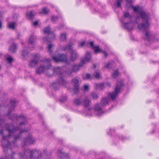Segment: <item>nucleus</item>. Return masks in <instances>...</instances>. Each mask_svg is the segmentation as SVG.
I'll return each instance as SVG.
<instances>
[{
    "label": "nucleus",
    "instance_id": "nucleus-48",
    "mask_svg": "<svg viewBox=\"0 0 159 159\" xmlns=\"http://www.w3.org/2000/svg\"><path fill=\"white\" fill-rule=\"evenodd\" d=\"M121 139L122 140H125V138L123 136H121Z\"/></svg>",
    "mask_w": 159,
    "mask_h": 159
},
{
    "label": "nucleus",
    "instance_id": "nucleus-26",
    "mask_svg": "<svg viewBox=\"0 0 159 159\" xmlns=\"http://www.w3.org/2000/svg\"><path fill=\"white\" fill-rule=\"evenodd\" d=\"M6 60L11 65V63L13 61L14 59L11 56H9L6 58Z\"/></svg>",
    "mask_w": 159,
    "mask_h": 159
},
{
    "label": "nucleus",
    "instance_id": "nucleus-25",
    "mask_svg": "<svg viewBox=\"0 0 159 159\" xmlns=\"http://www.w3.org/2000/svg\"><path fill=\"white\" fill-rule=\"evenodd\" d=\"M82 77L84 80H91V75L89 73L83 75Z\"/></svg>",
    "mask_w": 159,
    "mask_h": 159
},
{
    "label": "nucleus",
    "instance_id": "nucleus-30",
    "mask_svg": "<svg viewBox=\"0 0 159 159\" xmlns=\"http://www.w3.org/2000/svg\"><path fill=\"white\" fill-rule=\"evenodd\" d=\"M16 23L15 22L9 23L8 24L9 27L11 29H14L15 27Z\"/></svg>",
    "mask_w": 159,
    "mask_h": 159
},
{
    "label": "nucleus",
    "instance_id": "nucleus-14",
    "mask_svg": "<svg viewBox=\"0 0 159 159\" xmlns=\"http://www.w3.org/2000/svg\"><path fill=\"white\" fill-rule=\"evenodd\" d=\"M71 83L73 85V90L74 93H77L79 92V87L78 79L75 78L71 81Z\"/></svg>",
    "mask_w": 159,
    "mask_h": 159
},
{
    "label": "nucleus",
    "instance_id": "nucleus-11",
    "mask_svg": "<svg viewBox=\"0 0 159 159\" xmlns=\"http://www.w3.org/2000/svg\"><path fill=\"white\" fill-rule=\"evenodd\" d=\"M35 139L31 134H29L27 138L24 139L22 141L21 144L24 147L29 144H32L35 142Z\"/></svg>",
    "mask_w": 159,
    "mask_h": 159
},
{
    "label": "nucleus",
    "instance_id": "nucleus-51",
    "mask_svg": "<svg viewBox=\"0 0 159 159\" xmlns=\"http://www.w3.org/2000/svg\"><path fill=\"white\" fill-rule=\"evenodd\" d=\"M93 66L95 68L96 67V65L95 64L93 65Z\"/></svg>",
    "mask_w": 159,
    "mask_h": 159
},
{
    "label": "nucleus",
    "instance_id": "nucleus-10",
    "mask_svg": "<svg viewBox=\"0 0 159 159\" xmlns=\"http://www.w3.org/2000/svg\"><path fill=\"white\" fill-rule=\"evenodd\" d=\"M62 50L64 51H70L71 54L70 61H71L73 62L76 59L77 57V54L75 51L72 49L71 45L66 46L65 48H62Z\"/></svg>",
    "mask_w": 159,
    "mask_h": 159
},
{
    "label": "nucleus",
    "instance_id": "nucleus-36",
    "mask_svg": "<svg viewBox=\"0 0 159 159\" xmlns=\"http://www.w3.org/2000/svg\"><path fill=\"white\" fill-rule=\"evenodd\" d=\"M93 98L94 99H96L98 98V95L95 93H92L91 94Z\"/></svg>",
    "mask_w": 159,
    "mask_h": 159
},
{
    "label": "nucleus",
    "instance_id": "nucleus-12",
    "mask_svg": "<svg viewBox=\"0 0 159 159\" xmlns=\"http://www.w3.org/2000/svg\"><path fill=\"white\" fill-rule=\"evenodd\" d=\"M94 114L98 116L102 115L104 113L102 109L98 103L95 104L94 107Z\"/></svg>",
    "mask_w": 159,
    "mask_h": 159
},
{
    "label": "nucleus",
    "instance_id": "nucleus-37",
    "mask_svg": "<svg viewBox=\"0 0 159 159\" xmlns=\"http://www.w3.org/2000/svg\"><path fill=\"white\" fill-rule=\"evenodd\" d=\"M19 156L20 157L22 158H25V159H29V158L26 156V155L24 153V155H22L20 153L19 154Z\"/></svg>",
    "mask_w": 159,
    "mask_h": 159
},
{
    "label": "nucleus",
    "instance_id": "nucleus-5",
    "mask_svg": "<svg viewBox=\"0 0 159 159\" xmlns=\"http://www.w3.org/2000/svg\"><path fill=\"white\" fill-rule=\"evenodd\" d=\"M123 82L122 80H120L119 81L116 85L114 92L108 93V97H110L112 100H113L116 98L118 94L120 91L122 87L124 86V84L122 83Z\"/></svg>",
    "mask_w": 159,
    "mask_h": 159
},
{
    "label": "nucleus",
    "instance_id": "nucleus-16",
    "mask_svg": "<svg viewBox=\"0 0 159 159\" xmlns=\"http://www.w3.org/2000/svg\"><path fill=\"white\" fill-rule=\"evenodd\" d=\"M90 46L94 50V52L97 54L98 52H101L103 53V54L105 57L107 56V53L104 51H102L100 49L98 46H94L93 45L94 43L93 42H90L89 43Z\"/></svg>",
    "mask_w": 159,
    "mask_h": 159
},
{
    "label": "nucleus",
    "instance_id": "nucleus-35",
    "mask_svg": "<svg viewBox=\"0 0 159 159\" xmlns=\"http://www.w3.org/2000/svg\"><path fill=\"white\" fill-rule=\"evenodd\" d=\"M58 19L57 17L55 16H52L51 18L52 21L53 23H55Z\"/></svg>",
    "mask_w": 159,
    "mask_h": 159
},
{
    "label": "nucleus",
    "instance_id": "nucleus-18",
    "mask_svg": "<svg viewBox=\"0 0 159 159\" xmlns=\"http://www.w3.org/2000/svg\"><path fill=\"white\" fill-rule=\"evenodd\" d=\"M36 38L35 36L34 35H31L29 38L28 40V43L30 45L33 46L34 44Z\"/></svg>",
    "mask_w": 159,
    "mask_h": 159
},
{
    "label": "nucleus",
    "instance_id": "nucleus-42",
    "mask_svg": "<svg viewBox=\"0 0 159 159\" xmlns=\"http://www.w3.org/2000/svg\"><path fill=\"white\" fill-rule=\"evenodd\" d=\"M4 122V120L3 119H2L1 118V116H0V123L1 124V125H2V124L1 123H3Z\"/></svg>",
    "mask_w": 159,
    "mask_h": 159
},
{
    "label": "nucleus",
    "instance_id": "nucleus-31",
    "mask_svg": "<svg viewBox=\"0 0 159 159\" xmlns=\"http://www.w3.org/2000/svg\"><path fill=\"white\" fill-rule=\"evenodd\" d=\"M114 64V63L113 62L112 63H111L110 62H108L106 65H105L104 67L106 68H109L110 67H111L112 65Z\"/></svg>",
    "mask_w": 159,
    "mask_h": 159
},
{
    "label": "nucleus",
    "instance_id": "nucleus-44",
    "mask_svg": "<svg viewBox=\"0 0 159 159\" xmlns=\"http://www.w3.org/2000/svg\"><path fill=\"white\" fill-rule=\"evenodd\" d=\"M110 130L111 131L110 132H107V134H111L112 133H113V132L114 131V130H111V129H110Z\"/></svg>",
    "mask_w": 159,
    "mask_h": 159
},
{
    "label": "nucleus",
    "instance_id": "nucleus-4",
    "mask_svg": "<svg viewBox=\"0 0 159 159\" xmlns=\"http://www.w3.org/2000/svg\"><path fill=\"white\" fill-rule=\"evenodd\" d=\"M24 153L29 159H40L41 157V152L36 150L32 151L27 149L24 151Z\"/></svg>",
    "mask_w": 159,
    "mask_h": 159
},
{
    "label": "nucleus",
    "instance_id": "nucleus-52",
    "mask_svg": "<svg viewBox=\"0 0 159 159\" xmlns=\"http://www.w3.org/2000/svg\"><path fill=\"white\" fill-rule=\"evenodd\" d=\"M2 55V54L1 53H0V57Z\"/></svg>",
    "mask_w": 159,
    "mask_h": 159
},
{
    "label": "nucleus",
    "instance_id": "nucleus-3",
    "mask_svg": "<svg viewBox=\"0 0 159 159\" xmlns=\"http://www.w3.org/2000/svg\"><path fill=\"white\" fill-rule=\"evenodd\" d=\"M11 112L10 111H9L8 112L7 115L11 118V120H14L15 119L18 121L21 122L20 123V126H23L25 127L28 126L27 119L23 115L18 116L16 114H13L11 116Z\"/></svg>",
    "mask_w": 159,
    "mask_h": 159
},
{
    "label": "nucleus",
    "instance_id": "nucleus-41",
    "mask_svg": "<svg viewBox=\"0 0 159 159\" xmlns=\"http://www.w3.org/2000/svg\"><path fill=\"white\" fill-rule=\"evenodd\" d=\"M86 43H86L84 41H82L80 43L79 46L80 47L83 46Z\"/></svg>",
    "mask_w": 159,
    "mask_h": 159
},
{
    "label": "nucleus",
    "instance_id": "nucleus-2",
    "mask_svg": "<svg viewBox=\"0 0 159 159\" xmlns=\"http://www.w3.org/2000/svg\"><path fill=\"white\" fill-rule=\"evenodd\" d=\"M6 130L8 133L7 136H2V146L3 147L4 151L5 149H11L12 147L15 145V141L19 139L22 133L26 132L29 130H22L15 126L12 124H5Z\"/></svg>",
    "mask_w": 159,
    "mask_h": 159
},
{
    "label": "nucleus",
    "instance_id": "nucleus-6",
    "mask_svg": "<svg viewBox=\"0 0 159 159\" xmlns=\"http://www.w3.org/2000/svg\"><path fill=\"white\" fill-rule=\"evenodd\" d=\"M91 58V55L90 52H87L85 55L84 59L85 61L82 60L80 63L78 65H75L73 66L72 70L73 71L76 72L78 71L80 68L83 66L84 64L86 63V61H89Z\"/></svg>",
    "mask_w": 159,
    "mask_h": 159
},
{
    "label": "nucleus",
    "instance_id": "nucleus-39",
    "mask_svg": "<svg viewBox=\"0 0 159 159\" xmlns=\"http://www.w3.org/2000/svg\"><path fill=\"white\" fill-rule=\"evenodd\" d=\"M89 89V85L88 84H85L84 86V89L85 91H87Z\"/></svg>",
    "mask_w": 159,
    "mask_h": 159
},
{
    "label": "nucleus",
    "instance_id": "nucleus-38",
    "mask_svg": "<svg viewBox=\"0 0 159 159\" xmlns=\"http://www.w3.org/2000/svg\"><path fill=\"white\" fill-rule=\"evenodd\" d=\"M52 47H53V45L52 44H50L48 45V51L49 52H51V49L52 48Z\"/></svg>",
    "mask_w": 159,
    "mask_h": 159
},
{
    "label": "nucleus",
    "instance_id": "nucleus-15",
    "mask_svg": "<svg viewBox=\"0 0 159 159\" xmlns=\"http://www.w3.org/2000/svg\"><path fill=\"white\" fill-rule=\"evenodd\" d=\"M97 4L96 3H95V6H94L93 8L91 7V5H90V3L89 2H87V5L88 7H90V8L92 9V11H93V13H99V11H98L99 9H101L102 10L103 9V7L100 4H98L97 6H96V5Z\"/></svg>",
    "mask_w": 159,
    "mask_h": 159
},
{
    "label": "nucleus",
    "instance_id": "nucleus-29",
    "mask_svg": "<svg viewBox=\"0 0 159 159\" xmlns=\"http://www.w3.org/2000/svg\"><path fill=\"white\" fill-rule=\"evenodd\" d=\"M21 54L24 58H25L28 56V53L26 50H23L22 51Z\"/></svg>",
    "mask_w": 159,
    "mask_h": 159
},
{
    "label": "nucleus",
    "instance_id": "nucleus-8",
    "mask_svg": "<svg viewBox=\"0 0 159 159\" xmlns=\"http://www.w3.org/2000/svg\"><path fill=\"white\" fill-rule=\"evenodd\" d=\"M52 59L56 62H63L66 64L69 63L67 56L63 54H58L54 55Z\"/></svg>",
    "mask_w": 159,
    "mask_h": 159
},
{
    "label": "nucleus",
    "instance_id": "nucleus-45",
    "mask_svg": "<svg viewBox=\"0 0 159 159\" xmlns=\"http://www.w3.org/2000/svg\"><path fill=\"white\" fill-rule=\"evenodd\" d=\"M0 159H8V157H2Z\"/></svg>",
    "mask_w": 159,
    "mask_h": 159
},
{
    "label": "nucleus",
    "instance_id": "nucleus-13",
    "mask_svg": "<svg viewBox=\"0 0 159 159\" xmlns=\"http://www.w3.org/2000/svg\"><path fill=\"white\" fill-rule=\"evenodd\" d=\"M34 59L30 61L29 66L32 67L35 66L39 61L40 59V55L36 54H35L33 57Z\"/></svg>",
    "mask_w": 159,
    "mask_h": 159
},
{
    "label": "nucleus",
    "instance_id": "nucleus-34",
    "mask_svg": "<svg viewBox=\"0 0 159 159\" xmlns=\"http://www.w3.org/2000/svg\"><path fill=\"white\" fill-rule=\"evenodd\" d=\"M16 102L14 101H11L10 102V105L11 106L12 109H14L16 106Z\"/></svg>",
    "mask_w": 159,
    "mask_h": 159
},
{
    "label": "nucleus",
    "instance_id": "nucleus-19",
    "mask_svg": "<svg viewBox=\"0 0 159 159\" xmlns=\"http://www.w3.org/2000/svg\"><path fill=\"white\" fill-rule=\"evenodd\" d=\"M94 87L96 89L102 90L105 88L104 83H95L94 84Z\"/></svg>",
    "mask_w": 159,
    "mask_h": 159
},
{
    "label": "nucleus",
    "instance_id": "nucleus-1",
    "mask_svg": "<svg viewBox=\"0 0 159 159\" xmlns=\"http://www.w3.org/2000/svg\"><path fill=\"white\" fill-rule=\"evenodd\" d=\"M51 60L49 58L44 60L43 61V66L41 65L39 68L37 69L36 73L40 74L46 71V75L50 77L52 76L54 74L58 75L60 78L58 80L57 82L52 84L51 87L55 90H56L59 89L61 85L64 87H66L67 83L62 77L61 74L62 73L63 74L62 71V67H56L52 69L50 63Z\"/></svg>",
    "mask_w": 159,
    "mask_h": 159
},
{
    "label": "nucleus",
    "instance_id": "nucleus-21",
    "mask_svg": "<svg viewBox=\"0 0 159 159\" xmlns=\"http://www.w3.org/2000/svg\"><path fill=\"white\" fill-rule=\"evenodd\" d=\"M83 99L81 98H76L74 100L73 103L76 106L82 104Z\"/></svg>",
    "mask_w": 159,
    "mask_h": 159
},
{
    "label": "nucleus",
    "instance_id": "nucleus-33",
    "mask_svg": "<svg viewBox=\"0 0 159 159\" xmlns=\"http://www.w3.org/2000/svg\"><path fill=\"white\" fill-rule=\"evenodd\" d=\"M93 76L97 79H99L101 77L100 73L98 72H95L93 74Z\"/></svg>",
    "mask_w": 159,
    "mask_h": 159
},
{
    "label": "nucleus",
    "instance_id": "nucleus-24",
    "mask_svg": "<svg viewBox=\"0 0 159 159\" xmlns=\"http://www.w3.org/2000/svg\"><path fill=\"white\" fill-rule=\"evenodd\" d=\"M9 50L12 52H15L17 49L16 45L14 44H13L9 48Z\"/></svg>",
    "mask_w": 159,
    "mask_h": 159
},
{
    "label": "nucleus",
    "instance_id": "nucleus-46",
    "mask_svg": "<svg viewBox=\"0 0 159 159\" xmlns=\"http://www.w3.org/2000/svg\"><path fill=\"white\" fill-rule=\"evenodd\" d=\"M106 84L108 86H110L111 85V84L110 82H107Z\"/></svg>",
    "mask_w": 159,
    "mask_h": 159
},
{
    "label": "nucleus",
    "instance_id": "nucleus-43",
    "mask_svg": "<svg viewBox=\"0 0 159 159\" xmlns=\"http://www.w3.org/2000/svg\"><path fill=\"white\" fill-rule=\"evenodd\" d=\"M38 21L36 20L33 23V25L34 26H36L38 25Z\"/></svg>",
    "mask_w": 159,
    "mask_h": 159
},
{
    "label": "nucleus",
    "instance_id": "nucleus-20",
    "mask_svg": "<svg viewBox=\"0 0 159 159\" xmlns=\"http://www.w3.org/2000/svg\"><path fill=\"white\" fill-rule=\"evenodd\" d=\"M109 100L110 99L107 97L102 98L100 102V104L102 106L104 107L108 105Z\"/></svg>",
    "mask_w": 159,
    "mask_h": 159
},
{
    "label": "nucleus",
    "instance_id": "nucleus-17",
    "mask_svg": "<svg viewBox=\"0 0 159 159\" xmlns=\"http://www.w3.org/2000/svg\"><path fill=\"white\" fill-rule=\"evenodd\" d=\"M57 155L61 158L66 157L67 159H68L69 157L68 155L67 154L62 152L61 150L58 151Z\"/></svg>",
    "mask_w": 159,
    "mask_h": 159
},
{
    "label": "nucleus",
    "instance_id": "nucleus-22",
    "mask_svg": "<svg viewBox=\"0 0 159 159\" xmlns=\"http://www.w3.org/2000/svg\"><path fill=\"white\" fill-rule=\"evenodd\" d=\"M26 15L27 17L30 19H32L34 15L33 11H31L29 12H27Z\"/></svg>",
    "mask_w": 159,
    "mask_h": 159
},
{
    "label": "nucleus",
    "instance_id": "nucleus-40",
    "mask_svg": "<svg viewBox=\"0 0 159 159\" xmlns=\"http://www.w3.org/2000/svg\"><path fill=\"white\" fill-rule=\"evenodd\" d=\"M67 99V98L66 96H64L60 99V102H63L65 101Z\"/></svg>",
    "mask_w": 159,
    "mask_h": 159
},
{
    "label": "nucleus",
    "instance_id": "nucleus-49",
    "mask_svg": "<svg viewBox=\"0 0 159 159\" xmlns=\"http://www.w3.org/2000/svg\"><path fill=\"white\" fill-rule=\"evenodd\" d=\"M47 149H44V154H46V152H47Z\"/></svg>",
    "mask_w": 159,
    "mask_h": 159
},
{
    "label": "nucleus",
    "instance_id": "nucleus-53",
    "mask_svg": "<svg viewBox=\"0 0 159 159\" xmlns=\"http://www.w3.org/2000/svg\"><path fill=\"white\" fill-rule=\"evenodd\" d=\"M62 26H64V25H62Z\"/></svg>",
    "mask_w": 159,
    "mask_h": 159
},
{
    "label": "nucleus",
    "instance_id": "nucleus-23",
    "mask_svg": "<svg viewBox=\"0 0 159 159\" xmlns=\"http://www.w3.org/2000/svg\"><path fill=\"white\" fill-rule=\"evenodd\" d=\"M124 18H128L131 20L133 16L130 15L129 13L128 12H125L123 15Z\"/></svg>",
    "mask_w": 159,
    "mask_h": 159
},
{
    "label": "nucleus",
    "instance_id": "nucleus-27",
    "mask_svg": "<svg viewBox=\"0 0 159 159\" xmlns=\"http://www.w3.org/2000/svg\"><path fill=\"white\" fill-rule=\"evenodd\" d=\"M66 33L61 34L60 36V39L62 41H66Z\"/></svg>",
    "mask_w": 159,
    "mask_h": 159
},
{
    "label": "nucleus",
    "instance_id": "nucleus-9",
    "mask_svg": "<svg viewBox=\"0 0 159 159\" xmlns=\"http://www.w3.org/2000/svg\"><path fill=\"white\" fill-rule=\"evenodd\" d=\"M90 103V100L88 98L83 99L82 104L87 109L85 113L88 116H92L93 115V114L92 113V108L91 107H89Z\"/></svg>",
    "mask_w": 159,
    "mask_h": 159
},
{
    "label": "nucleus",
    "instance_id": "nucleus-7",
    "mask_svg": "<svg viewBox=\"0 0 159 159\" xmlns=\"http://www.w3.org/2000/svg\"><path fill=\"white\" fill-rule=\"evenodd\" d=\"M43 31L44 33L48 35V38L44 37L43 39V43H48L52 41L54 39L55 35L53 32L50 31V28L49 26H47L45 28Z\"/></svg>",
    "mask_w": 159,
    "mask_h": 159
},
{
    "label": "nucleus",
    "instance_id": "nucleus-50",
    "mask_svg": "<svg viewBox=\"0 0 159 159\" xmlns=\"http://www.w3.org/2000/svg\"><path fill=\"white\" fill-rule=\"evenodd\" d=\"M2 27V23L0 21V29H1Z\"/></svg>",
    "mask_w": 159,
    "mask_h": 159
},
{
    "label": "nucleus",
    "instance_id": "nucleus-32",
    "mask_svg": "<svg viewBox=\"0 0 159 159\" xmlns=\"http://www.w3.org/2000/svg\"><path fill=\"white\" fill-rule=\"evenodd\" d=\"M49 11V10L46 8H44L42 9V11L40 13H43L44 14H47Z\"/></svg>",
    "mask_w": 159,
    "mask_h": 159
},
{
    "label": "nucleus",
    "instance_id": "nucleus-28",
    "mask_svg": "<svg viewBox=\"0 0 159 159\" xmlns=\"http://www.w3.org/2000/svg\"><path fill=\"white\" fill-rule=\"evenodd\" d=\"M119 74H120L118 70H116L114 71L112 75V77L114 78H116L119 75Z\"/></svg>",
    "mask_w": 159,
    "mask_h": 159
},
{
    "label": "nucleus",
    "instance_id": "nucleus-47",
    "mask_svg": "<svg viewBox=\"0 0 159 159\" xmlns=\"http://www.w3.org/2000/svg\"><path fill=\"white\" fill-rule=\"evenodd\" d=\"M3 130L2 129H1L0 130V134H3Z\"/></svg>",
    "mask_w": 159,
    "mask_h": 159
}]
</instances>
